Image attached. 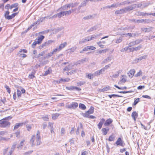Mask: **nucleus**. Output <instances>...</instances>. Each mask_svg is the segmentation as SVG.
<instances>
[{
  "instance_id": "obj_1",
  "label": "nucleus",
  "mask_w": 155,
  "mask_h": 155,
  "mask_svg": "<svg viewBox=\"0 0 155 155\" xmlns=\"http://www.w3.org/2000/svg\"><path fill=\"white\" fill-rule=\"evenodd\" d=\"M9 118L11 119V118L10 117H8L0 120V127L2 128L9 127L11 124L8 121Z\"/></svg>"
},
{
  "instance_id": "obj_2",
  "label": "nucleus",
  "mask_w": 155,
  "mask_h": 155,
  "mask_svg": "<svg viewBox=\"0 0 155 155\" xmlns=\"http://www.w3.org/2000/svg\"><path fill=\"white\" fill-rule=\"evenodd\" d=\"M10 12H9L8 10L5 12L4 15L5 18L8 20H10L14 18L16 15L18 14V13H14L12 14V15H9V14Z\"/></svg>"
},
{
  "instance_id": "obj_3",
  "label": "nucleus",
  "mask_w": 155,
  "mask_h": 155,
  "mask_svg": "<svg viewBox=\"0 0 155 155\" xmlns=\"http://www.w3.org/2000/svg\"><path fill=\"white\" fill-rule=\"evenodd\" d=\"M54 41L51 40H50L47 41L45 42L42 44V45L39 46V48L41 49L42 48H44L45 47L51 44L52 42H53Z\"/></svg>"
},
{
  "instance_id": "obj_4",
  "label": "nucleus",
  "mask_w": 155,
  "mask_h": 155,
  "mask_svg": "<svg viewBox=\"0 0 155 155\" xmlns=\"http://www.w3.org/2000/svg\"><path fill=\"white\" fill-rule=\"evenodd\" d=\"M78 106V104L76 102H72L70 104L68 105V107L70 109H76Z\"/></svg>"
},
{
  "instance_id": "obj_5",
  "label": "nucleus",
  "mask_w": 155,
  "mask_h": 155,
  "mask_svg": "<svg viewBox=\"0 0 155 155\" xmlns=\"http://www.w3.org/2000/svg\"><path fill=\"white\" fill-rule=\"evenodd\" d=\"M134 5H132L130 6H129L124 8L125 13L127 12H130L134 9Z\"/></svg>"
},
{
  "instance_id": "obj_6",
  "label": "nucleus",
  "mask_w": 155,
  "mask_h": 155,
  "mask_svg": "<svg viewBox=\"0 0 155 155\" xmlns=\"http://www.w3.org/2000/svg\"><path fill=\"white\" fill-rule=\"evenodd\" d=\"M133 2L132 1H129V0L124 1L123 2L120 3L119 4V5H129L131 4Z\"/></svg>"
},
{
  "instance_id": "obj_7",
  "label": "nucleus",
  "mask_w": 155,
  "mask_h": 155,
  "mask_svg": "<svg viewBox=\"0 0 155 155\" xmlns=\"http://www.w3.org/2000/svg\"><path fill=\"white\" fill-rule=\"evenodd\" d=\"M123 141L120 137L118 138L116 142V143L117 146H123Z\"/></svg>"
},
{
  "instance_id": "obj_8",
  "label": "nucleus",
  "mask_w": 155,
  "mask_h": 155,
  "mask_svg": "<svg viewBox=\"0 0 155 155\" xmlns=\"http://www.w3.org/2000/svg\"><path fill=\"white\" fill-rule=\"evenodd\" d=\"M113 120L110 118L107 119L104 123V125L105 127L108 126L112 122Z\"/></svg>"
},
{
  "instance_id": "obj_9",
  "label": "nucleus",
  "mask_w": 155,
  "mask_h": 155,
  "mask_svg": "<svg viewBox=\"0 0 155 155\" xmlns=\"http://www.w3.org/2000/svg\"><path fill=\"white\" fill-rule=\"evenodd\" d=\"M102 34H97L96 35H92L91 37L89 38V37H87V38L88 39V41H90L91 40L94 39H96L97 38V37H98L100 36Z\"/></svg>"
},
{
  "instance_id": "obj_10",
  "label": "nucleus",
  "mask_w": 155,
  "mask_h": 155,
  "mask_svg": "<svg viewBox=\"0 0 155 155\" xmlns=\"http://www.w3.org/2000/svg\"><path fill=\"white\" fill-rule=\"evenodd\" d=\"M105 119L104 118H102L100 121L99 124H97L98 128L99 129H100L102 126L103 124L105 122Z\"/></svg>"
},
{
  "instance_id": "obj_11",
  "label": "nucleus",
  "mask_w": 155,
  "mask_h": 155,
  "mask_svg": "<svg viewBox=\"0 0 155 155\" xmlns=\"http://www.w3.org/2000/svg\"><path fill=\"white\" fill-rule=\"evenodd\" d=\"M125 13L124 8L116 11L115 12V15L121 14Z\"/></svg>"
},
{
  "instance_id": "obj_12",
  "label": "nucleus",
  "mask_w": 155,
  "mask_h": 155,
  "mask_svg": "<svg viewBox=\"0 0 155 155\" xmlns=\"http://www.w3.org/2000/svg\"><path fill=\"white\" fill-rule=\"evenodd\" d=\"M135 72V70L134 69L130 70L127 74L129 76L130 78H132L134 76Z\"/></svg>"
},
{
  "instance_id": "obj_13",
  "label": "nucleus",
  "mask_w": 155,
  "mask_h": 155,
  "mask_svg": "<svg viewBox=\"0 0 155 155\" xmlns=\"http://www.w3.org/2000/svg\"><path fill=\"white\" fill-rule=\"evenodd\" d=\"M79 4V3L75 2L74 3H71L68 4V5L69 8H70V7H71V8H74L75 7H76Z\"/></svg>"
},
{
  "instance_id": "obj_14",
  "label": "nucleus",
  "mask_w": 155,
  "mask_h": 155,
  "mask_svg": "<svg viewBox=\"0 0 155 155\" xmlns=\"http://www.w3.org/2000/svg\"><path fill=\"white\" fill-rule=\"evenodd\" d=\"M138 116V114L136 111L133 112L131 114V117L134 121L136 120V119L137 118Z\"/></svg>"
},
{
  "instance_id": "obj_15",
  "label": "nucleus",
  "mask_w": 155,
  "mask_h": 155,
  "mask_svg": "<svg viewBox=\"0 0 155 155\" xmlns=\"http://www.w3.org/2000/svg\"><path fill=\"white\" fill-rule=\"evenodd\" d=\"M69 8L68 4L62 6L61 8H60L59 10L60 11H64L67 10L68 8Z\"/></svg>"
},
{
  "instance_id": "obj_16",
  "label": "nucleus",
  "mask_w": 155,
  "mask_h": 155,
  "mask_svg": "<svg viewBox=\"0 0 155 155\" xmlns=\"http://www.w3.org/2000/svg\"><path fill=\"white\" fill-rule=\"evenodd\" d=\"M70 79L69 78H65V79H64V78L63 79L62 78H61L60 79V81H59V82L57 81V82L58 83H60L61 82H68L70 81Z\"/></svg>"
},
{
  "instance_id": "obj_17",
  "label": "nucleus",
  "mask_w": 155,
  "mask_h": 155,
  "mask_svg": "<svg viewBox=\"0 0 155 155\" xmlns=\"http://www.w3.org/2000/svg\"><path fill=\"white\" fill-rule=\"evenodd\" d=\"M152 28H153L152 27L147 28H141V30L142 31H144L145 32H149L151 31Z\"/></svg>"
},
{
  "instance_id": "obj_18",
  "label": "nucleus",
  "mask_w": 155,
  "mask_h": 155,
  "mask_svg": "<svg viewBox=\"0 0 155 155\" xmlns=\"http://www.w3.org/2000/svg\"><path fill=\"white\" fill-rule=\"evenodd\" d=\"M45 38L44 36L43 35H41L40 37H38L37 41V43H38V44H41L43 40Z\"/></svg>"
},
{
  "instance_id": "obj_19",
  "label": "nucleus",
  "mask_w": 155,
  "mask_h": 155,
  "mask_svg": "<svg viewBox=\"0 0 155 155\" xmlns=\"http://www.w3.org/2000/svg\"><path fill=\"white\" fill-rule=\"evenodd\" d=\"M152 3L150 2H143L142 3L143 8H145L148 7L149 5H151Z\"/></svg>"
},
{
  "instance_id": "obj_20",
  "label": "nucleus",
  "mask_w": 155,
  "mask_h": 155,
  "mask_svg": "<svg viewBox=\"0 0 155 155\" xmlns=\"http://www.w3.org/2000/svg\"><path fill=\"white\" fill-rule=\"evenodd\" d=\"M57 15H58V17L60 18L64 15H65V14L64 11H61L60 12L57 13Z\"/></svg>"
},
{
  "instance_id": "obj_21",
  "label": "nucleus",
  "mask_w": 155,
  "mask_h": 155,
  "mask_svg": "<svg viewBox=\"0 0 155 155\" xmlns=\"http://www.w3.org/2000/svg\"><path fill=\"white\" fill-rule=\"evenodd\" d=\"M60 114L58 113L54 114H52V118L53 120H55L59 117Z\"/></svg>"
},
{
  "instance_id": "obj_22",
  "label": "nucleus",
  "mask_w": 155,
  "mask_h": 155,
  "mask_svg": "<svg viewBox=\"0 0 155 155\" xmlns=\"http://www.w3.org/2000/svg\"><path fill=\"white\" fill-rule=\"evenodd\" d=\"M110 89V87L109 86H107L106 87H104L102 89L100 90L101 92H104L107 91Z\"/></svg>"
},
{
  "instance_id": "obj_23",
  "label": "nucleus",
  "mask_w": 155,
  "mask_h": 155,
  "mask_svg": "<svg viewBox=\"0 0 155 155\" xmlns=\"http://www.w3.org/2000/svg\"><path fill=\"white\" fill-rule=\"evenodd\" d=\"M147 57V55H144L143 56L139 57V58L136 59V60H137V62H138V61H140L143 59H146Z\"/></svg>"
},
{
  "instance_id": "obj_24",
  "label": "nucleus",
  "mask_w": 155,
  "mask_h": 155,
  "mask_svg": "<svg viewBox=\"0 0 155 155\" xmlns=\"http://www.w3.org/2000/svg\"><path fill=\"white\" fill-rule=\"evenodd\" d=\"M98 27L97 25L91 27L90 29L87 30L88 32H90L93 31L94 30H96L97 29Z\"/></svg>"
},
{
  "instance_id": "obj_25",
  "label": "nucleus",
  "mask_w": 155,
  "mask_h": 155,
  "mask_svg": "<svg viewBox=\"0 0 155 155\" xmlns=\"http://www.w3.org/2000/svg\"><path fill=\"white\" fill-rule=\"evenodd\" d=\"M22 124L20 123H17L14 127V130H15L18 128L19 127L22 126Z\"/></svg>"
},
{
  "instance_id": "obj_26",
  "label": "nucleus",
  "mask_w": 155,
  "mask_h": 155,
  "mask_svg": "<svg viewBox=\"0 0 155 155\" xmlns=\"http://www.w3.org/2000/svg\"><path fill=\"white\" fill-rule=\"evenodd\" d=\"M67 45V43L66 42H64V43L60 44L58 47L59 48V49L61 50L62 48H64Z\"/></svg>"
},
{
  "instance_id": "obj_27",
  "label": "nucleus",
  "mask_w": 155,
  "mask_h": 155,
  "mask_svg": "<svg viewBox=\"0 0 155 155\" xmlns=\"http://www.w3.org/2000/svg\"><path fill=\"white\" fill-rule=\"evenodd\" d=\"M94 107H93L91 106L90 109L86 111L87 113L89 114H92L94 113Z\"/></svg>"
},
{
  "instance_id": "obj_28",
  "label": "nucleus",
  "mask_w": 155,
  "mask_h": 155,
  "mask_svg": "<svg viewBox=\"0 0 155 155\" xmlns=\"http://www.w3.org/2000/svg\"><path fill=\"white\" fill-rule=\"evenodd\" d=\"M123 78L120 80V81L122 82L125 83L127 81L126 76L125 75H122L121 76Z\"/></svg>"
},
{
  "instance_id": "obj_29",
  "label": "nucleus",
  "mask_w": 155,
  "mask_h": 155,
  "mask_svg": "<svg viewBox=\"0 0 155 155\" xmlns=\"http://www.w3.org/2000/svg\"><path fill=\"white\" fill-rule=\"evenodd\" d=\"M35 136L33 135L32 136L31 138V139L30 140V143H32L31 146L32 147H33L35 145V144H34L33 143H34V141L35 140Z\"/></svg>"
},
{
  "instance_id": "obj_30",
  "label": "nucleus",
  "mask_w": 155,
  "mask_h": 155,
  "mask_svg": "<svg viewBox=\"0 0 155 155\" xmlns=\"http://www.w3.org/2000/svg\"><path fill=\"white\" fill-rule=\"evenodd\" d=\"M87 61L88 59L87 58H83L78 61V64H80L81 63H83Z\"/></svg>"
},
{
  "instance_id": "obj_31",
  "label": "nucleus",
  "mask_w": 155,
  "mask_h": 155,
  "mask_svg": "<svg viewBox=\"0 0 155 155\" xmlns=\"http://www.w3.org/2000/svg\"><path fill=\"white\" fill-rule=\"evenodd\" d=\"M25 140H23L22 141H21L20 143L18 146L17 148L18 149L21 148L23 145V143L25 142Z\"/></svg>"
},
{
  "instance_id": "obj_32",
  "label": "nucleus",
  "mask_w": 155,
  "mask_h": 155,
  "mask_svg": "<svg viewBox=\"0 0 155 155\" xmlns=\"http://www.w3.org/2000/svg\"><path fill=\"white\" fill-rule=\"evenodd\" d=\"M147 15H148V13H145L142 12H137V15L139 16H144Z\"/></svg>"
},
{
  "instance_id": "obj_33",
  "label": "nucleus",
  "mask_w": 155,
  "mask_h": 155,
  "mask_svg": "<svg viewBox=\"0 0 155 155\" xmlns=\"http://www.w3.org/2000/svg\"><path fill=\"white\" fill-rule=\"evenodd\" d=\"M94 75L91 73L87 75V77L90 79H92L94 77Z\"/></svg>"
},
{
  "instance_id": "obj_34",
  "label": "nucleus",
  "mask_w": 155,
  "mask_h": 155,
  "mask_svg": "<svg viewBox=\"0 0 155 155\" xmlns=\"http://www.w3.org/2000/svg\"><path fill=\"white\" fill-rule=\"evenodd\" d=\"M133 5H134V9L136 8H140V7L141 6H142V3L141 2L138 4H133Z\"/></svg>"
},
{
  "instance_id": "obj_35",
  "label": "nucleus",
  "mask_w": 155,
  "mask_h": 155,
  "mask_svg": "<svg viewBox=\"0 0 155 155\" xmlns=\"http://www.w3.org/2000/svg\"><path fill=\"white\" fill-rule=\"evenodd\" d=\"M79 107L83 110H84L86 109V107L85 105L81 103L79 104Z\"/></svg>"
},
{
  "instance_id": "obj_36",
  "label": "nucleus",
  "mask_w": 155,
  "mask_h": 155,
  "mask_svg": "<svg viewBox=\"0 0 155 155\" xmlns=\"http://www.w3.org/2000/svg\"><path fill=\"white\" fill-rule=\"evenodd\" d=\"M18 4L17 3H15L14 4L12 5L9 7L10 9H12L13 8H16L18 7Z\"/></svg>"
},
{
  "instance_id": "obj_37",
  "label": "nucleus",
  "mask_w": 155,
  "mask_h": 155,
  "mask_svg": "<svg viewBox=\"0 0 155 155\" xmlns=\"http://www.w3.org/2000/svg\"><path fill=\"white\" fill-rule=\"evenodd\" d=\"M114 139L115 137L114 136V135L113 134L109 137L108 140L110 141H114Z\"/></svg>"
},
{
  "instance_id": "obj_38",
  "label": "nucleus",
  "mask_w": 155,
  "mask_h": 155,
  "mask_svg": "<svg viewBox=\"0 0 155 155\" xmlns=\"http://www.w3.org/2000/svg\"><path fill=\"white\" fill-rule=\"evenodd\" d=\"M81 114L84 117L89 118V117L90 116V115H89V114L87 113L86 112L85 113H82Z\"/></svg>"
},
{
  "instance_id": "obj_39",
  "label": "nucleus",
  "mask_w": 155,
  "mask_h": 155,
  "mask_svg": "<svg viewBox=\"0 0 155 155\" xmlns=\"http://www.w3.org/2000/svg\"><path fill=\"white\" fill-rule=\"evenodd\" d=\"M108 97L110 98H111L112 97H122V96H120L119 95H117V94H112L111 95H108Z\"/></svg>"
},
{
  "instance_id": "obj_40",
  "label": "nucleus",
  "mask_w": 155,
  "mask_h": 155,
  "mask_svg": "<svg viewBox=\"0 0 155 155\" xmlns=\"http://www.w3.org/2000/svg\"><path fill=\"white\" fill-rule=\"evenodd\" d=\"M53 53L52 52V51L51 52L48 53L47 54H46V56L44 58H48L51 56H52V55L53 54Z\"/></svg>"
},
{
  "instance_id": "obj_41",
  "label": "nucleus",
  "mask_w": 155,
  "mask_h": 155,
  "mask_svg": "<svg viewBox=\"0 0 155 155\" xmlns=\"http://www.w3.org/2000/svg\"><path fill=\"white\" fill-rule=\"evenodd\" d=\"M139 98H135L134 99V102L133 104V106H134L136 105L139 102Z\"/></svg>"
},
{
  "instance_id": "obj_42",
  "label": "nucleus",
  "mask_w": 155,
  "mask_h": 155,
  "mask_svg": "<svg viewBox=\"0 0 155 155\" xmlns=\"http://www.w3.org/2000/svg\"><path fill=\"white\" fill-rule=\"evenodd\" d=\"M134 92V90H130L129 91H119V92H118L120 93L126 94V93H129Z\"/></svg>"
},
{
  "instance_id": "obj_43",
  "label": "nucleus",
  "mask_w": 155,
  "mask_h": 155,
  "mask_svg": "<svg viewBox=\"0 0 155 155\" xmlns=\"http://www.w3.org/2000/svg\"><path fill=\"white\" fill-rule=\"evenodd\" d=\"M75 86H71L70 87H66V89L72 91L74 90Z\"/></svg>"
},
{
  "instance_id": "obj_44",
  "label": "nucleus",
  "mask_w": 155,
  "mask_h": 155,
  "mask_svg": "<svg viewBox=\"0 0 155 155\" xmlns=\"http://www.w3.org/2000/svg\"><path fill=\"white\" fill-rule=\"evenodd\" d=\"M87 38L86 39H83L82 40L80 41L79 42V44H81L82 43H84L86 42L87 41H88V40Z\"/></svg>"
},
{
  "instance_id": "obj_45",
  "label": "nucleus",
  "mask_w": 155,
  "mask_h": 155,
  "mask_svg": "<svg viewBox=\"0 0 155 155\" xmlns=\"http://www.w3.org/2000/svg\"><path fill=\"white\" fill-rule=\"evenodd\" d=\"M122 38L121 37H120L118 38H117L116 41V43H119L121 42L122 41Z\"/></svg>"
},
{
  "instance_id": "obj_46",
  "label": "nucleus",
  "mask_w": 155,
  "mask_h": 155,
  "mask_svg": "<svg viewBox=\"0 0 155 155\" xmlns=\"http://www.w3.org/2000/svg\"><path fill=\"white\" fill-rule=\"evenodd\" d=\"M87 2V0H85L81 3L80 5L82 7H84L86 5Z\"/></svg>"
},
{
  "instance_id": "obj_47",
  "label": "nucleus",
  "mask_w": 155,
  "mask_h": 155,
  "mask_svg": "<svg viewBox=\"0 0 155 155\" xmlns=\"http://www.w3.org/2000/svg\"><path fill=\"white\" fill-rule=\"evenodd\" d=\"M101 131L102 132L103 134L104 135H105L107 134V132L106 131V130L105 128H103L101 130Z\"/></svg>"
},
{
  "instance_id": "obj_48",
  "label": "nucleus",
  "mask_w": 155,
  "mask_h": 155,
  "mask_svg": "<svg viewBox=\"0 0 155 155\" xmlns=\"http://www.w3.org/2000/svg\"><path fill=\"white\" fill-rule=\"evenodd\" d=\"M85 82L84 81H79L77 83V85L78 86H81L85 84Z\"/></svg>"
},
{
  "instance_id": "obj_49",
  "label": "nucleus",
  "mask_w": 155,
  "mask_h": 155,
  "mask_svg": "<svg viewBox=\"0 0 155 155\" xmlns=\"http://www.w3.org/2000/svg\"><path fill=\"white\" fill-rule=\"evenodd\" d=\"M40 133L39 130H38L36 134V139L37 140H40Z\"/></svg>"
},
{
  "instance_id": "obj_50",
  "label": "nucleus",
  "mask_w": 155,
  "mask_h": 155,
  "mask_svg": "<svg viewBox=\"0 0 155 155\" xmlns=\"http://www.w3.org/2000/svg\"><path fill=\"white\" fill-rule=\"evenodd\" d=\"M136 45L134 41H133L130 42L129 44V47H131L134 45Z\"/></svg>"
},
{
  "instance_id": "obj_51",
  "label": "nucleus",
  "mask_w": 155,
  "mask_h": 155,
  "mask_svg": "<svg viewBox=\"0 0 155 155\" xmlns=\"http://www.w3.org/2000/svg\"><path fill=\"white\" fill-rule=\"evenodd\" d=\"M16 143H13L12 146V147L11 148V150H11L12 152H13L15 148V146H16Z\"/></svg>"
},
{
  "instance_id": "obj_52",
  "label": "nucleus",
  "mask_w": 155,
  "mask_h": 155,
  "mask_svg": "<svg viewBox=\"0 0 155 155\" xmlns=\"http://www.w3.org/2000/svg\"><path fill=\"white\" fill-rule=\"evenodd\" d=\"M142 47V45H139L136 48H133L134 51L139 50Z\"/></svg>"
},
{
  "instance_id": "obj_53",
  "label": "nucleus",
  "mask_w": 155,
  "mask_h": 155,
  "mask_svg": "<svg viewBox=\"0 0 155 155\" xmlns=\"http://www.w3.org/2000/svg\"><path fill=\"white\" fill-rule=\"evenodd\" d=\"M5 87L6 88L7 92L8 93L10 94L11 92V90L10 88L9 87V86H8L6 85L5 86Z\"/></svg>"
},
{
  "instance_id": "obj_54",
  "label": "nucleus",
  "mask_w": 155,
  "mask_h": 155,
  "mask_svg": "<svg viewBox=\"0 0 155 155\" xmlns=\"http://www.w3.org/2000/svg\"><path fill=\"white\" fill-rule=\"evenodd\" d=\"M21 94V93L20 89H17V94L18 97H20Z\"/></svg>"
},
{
  "instance_id": "obj_55",
  "label": "nucleus",
  "mask_w": 155,
  "mask_h": 155,
  "mask_svg": "<svg viewBox=\"0 0 155 155\" xmlns=\"http://www.w3.org/2000/svg\"><path fill=\"white\" fill-rule=\"evenodd\" d=\"M15 134L17 137L18 138L20 137V131L18 130L15 133Z\"/></svg>"
},
{
  "instance_id": "obj_56",
  "label": "nucleus",
  "mask_w": 155,
  "mask_h": 155,
  "mask_svg": "<svg viewBox=\"0 0 155 155\" xmlns=\"http://www.w3.org/2000/svg\"><path fill=\"white\" fill-rule=\"evenodd\" d=\"M18 89H20V91H21V93H25V90L23 88L21 87H18Z\"/></svg>"
},
{
  "instance_id": "obj_57",
  "label": "nucleus",
  "mask_w": 155,
  "mask_h": 155,
  "mask_svg": "<svg viewBox=\"0 0 155 155\" xmlns=\"http://www.w3.org/2000/svg\"><path fill=\"white\" fill-rule=\"evenodd\" d=\"M101 73L99 72V71H96L95 72L94 74V76H98L99 75L101 74Z\"/></svg>"
},
{
  "instance_id": "obj_58",
  "label": "nucleus",
  "mask_w": 155,
  "mask_h": 155,
  "mask_svg": "<svg viewBox=\"0 0 155 155\" xmlns=\"http://www.w3.org/2000/svg\"><path fill=\"white\" fill-rule=\"evenodd\" d=\"M45 54V51H43L41 52V53L39 54H38L37 55L36 58H38L40 57V56H42Z\"/></svg>"
},
{
  "instance_id": "obj_59",
  "label": "nucleus",
  "mask_w": 155,
  "mask_h": 155,
  "mask_svg": "<svg viewBox=\"0 0 155 155\" xmlns=\"http://www.w3.org/2000/svg\"><path fill=\"white\" fill-rule=\"evenodd\" d=\"M119 3H117V4H114L112 5H111V6L113 8H116L119 6Z\"/></svg>"
},
{
  "instance_id": "obj_60",
  "label": "nucleus",
  "mask_w": 155,
  "mask_h": 155,
  "mask_svg": "<svg viewBox=\"0 0 155 155\" xmlns=\"http://www.w3.org/2000/svg\"><path fill=\"white\" fill-rule=\"evenodd\" d=\"M136 45L139 44L143 41L142 39H137L136 41H134Z\"/></svg>"
},
{
  "instance_id": "obj_61",
  "label": "nucleus",
  "mask_w": 155,
  "mask_h": 155,
  "mask_svg": "<svg viewBox=\"0 0 155 155\" xmlns=\"http://www.w3.org/2000/svg\"><path fill=\"white\" fill-rule=\"evenodd\" d=\"M60 51V49H59V48L58 47H57V48H56L55 49H54L53 51H52V52H53V54H55L56 52H58V51Z\"/></svg>"
},
{
  "instance_id": "obj_62",
  "label": "nucleus",
  "mask_w": 155,
  "mask_h": 155,
  "mask_svg": "<svg viewBox=\"0 0 155 155\" xmlns=\"http://www.w3.org/2000/svg\"><path fill=\"white\" fill-rule=\"evenodd\" d=\"M50 72V69H48V70L46 71L44 74H43V75L44 76H46L48 74H49Z\"/></svg>"
},
{
  "instance_id": "obj_63",
  "label": "nucleus",
  "mask_w": 155,
  "mask_h": 155,
  "mask_svg": "<svg viewBox=\"0 0 155 155\" xmlns=\"http://www.w3.org/2000/svg\"><path fill=\"white\" fill-rule=\"evenodd\" d=\"M61 30V29L60 28H57L54 29L53 30V33L56 34L59 31H60Z\"/></svg>"
},
{
  "instance_id": "obj_64",
  "label": "nucleus",
  "mask_w": 155,
  "mask_h": 155,
  "mask_svg": "<svg viewBox=\"0 0 155 155\" xmlns=\"http://www.w3.org/2000/svg\"><path fill=\"white\" fill-rule=\"evenodd\" d=\"M33 150L28 151V152L25 153L24 155H30L33 152Z\"/></svg>"
}]
</instances>
